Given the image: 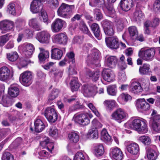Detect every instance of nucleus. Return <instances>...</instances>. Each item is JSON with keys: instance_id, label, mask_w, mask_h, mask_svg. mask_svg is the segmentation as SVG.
<instances>
[{"instance_id": "obj_27", "label": "nucleus", "mask_w": 160, "mask_h": 160, "mask_svg": "<svg viewBox=\"0 0 160 160\" xmlns=\"http://www.w3.org/2000/svg\"><path fill=\"white\" fill-rule=\"evenodd\" d=\"M150 66L149 64L144 63L143 65L139 67V72L142 75H146L150 74Z\"/></svg>"}, {"instance_id": "obj_54", "label": "nucleus", "mask_w": 160, "mask_h": 160, "mask_svg": "<svg viewBox=\"0 0 160 160\" xmlns=\"http://www.w3.org/2000/svg\"><path fill=\"white\" fill-rule=\"evenodd\" d=\"M118 59L115 56H111V68L115 67L117 63Z\"/></svg>"}, {"instance_id": "obj_39", "label": "nucleus", "mask_w": 160, "mask_h": 160, "mask_svg": "<svg viewBox=\"0 0 160 160\" xmlns=\"http://www.w3.org/2000/svg\"><path fill=\"white\" fill-rule=\"evenodd\" d=\"M68 138L71 142L76 143L79 140V136L78 134L75 132H71L68 135Z\"/></svg>"}, {"instance_id": "obj_46", "label": "nucleus", "mask_w": 160, "mask_h": 160, "mask_svg": "<svg viewBox=\"0 0 160 160\" xmlns=\"http://www.w3.org/2000/svg\"><path fill=\"white\" fill-rule=\"evenodd\" d=\"M59 93V90L57 89H53L49 96V100H52L56 98Z\"/></svg>"}, {"instance_id": "obj_55", "label": "nucleus", "mask_w": 160, "mask_h": 160, "mask_svg": "<svg viewBox=\"0 0 160 160\" xmlns=\"http://www.w3.org/2000/svg\"><path fill=\"white\" fill-rule=\"evenodd\" d=\"M73 160H85L83 153L81 152H78L75 155Z\"/></svg>"}, {"instance_id": "obj_13", "label": "nucleus", "mask_w": 160, "mask_h": 160, "mask_svg": "<svg viewBox=\"0 0 160 160\" xmlns=\"http://www.w3.org/2000/svg\"><path fill=\"white\" fill-rule=\"evenodd\" d=\"M112 118L116 120L125 119L128 117V114L121 108L117 109L112 114Z\"/></svg>"}, {"instance_id": "obj_57", "label": "nucleus", "mask_w": 160, "mask_h": 160, "mask_svg": "<svg viewBox=\"0 0 160 160\" xmlns=\"http://www.w3.org/2000/svg\"><path fill=\"white\" fill-rule=\"evenodd\" d=\"M94 12L97 20L99 21L102 19V15L99 9H95Z\"/></svg>"}, {"instance_id": "obj_36", "label": "nucleus", "mask_w": 160, "mask_h": 160, "mask_svg": "<svg viewBox=\"0 0 160 160\" xmlns=\"http://www.w3.org/2000/svg\"><path fill=\"white\" fill-rule=\"evenodd\" d=\"M40 52L38 55V58L40 61H43L47 58H49V52L42 48H39Z\"/></svg>"}, {"instance_id": "obj_61", "label": "nucleus", "mask_w": 160, "mask_h": 160, "mask_svg": "<svg viewBox=\"0 0 160 160\" xmlns=\"http://www.w3.org/2000/svg\"><path fill=\"white\" fill-rule=\"evenodd\" d=\"M8 40V38L6 35L1 36L0 37V45L3 46Z\"/></svg>"}, {"instance_id": "obj_26", "label": "nucleus", "mask_w": 160, "mask_h": 160, "mask_svg": "<svg viewBox=\"0 0 160 160\" xmlns=\"http://www.w3.org/2000/svg\"><path fill=\"white\" fill-rule=\"evenodd\" d=\"M40 145L43 148H45L46 147L47 149L51 152L54 147L53 143L50 142L48 137H45L44 140L40 142Z\"/></svg>"}, {"instance_id": "obj_12", "label": "nucleus", "mask_w": 160, "mask_h": 160, "mask_svg": "<svg viewBox=\"0 0 160 160\" xmlns=\"http://www.w3.org/2000/svg\"><path fill=\"white\" fill-rule=\"evenodd\" d=\"M68 38L65 33H60L55 35L53 41L56 43L62 45H66L68 42Z\"/></svg>"}, {"instance_id": "obj_17", "label": "nucleus", "mask_w": 160, "mask_h": 160, "mask_svg": "<svg viewBox=\"0 0 160 160\" xmlns=\"http://www.w3.org/2000/svg\"><path fill=\"white\" fill-rule=\"evenodd\" d=\"M97 90V88L94 85H83L82 87V91L83 95L85 97L91 96Z\"/></svg>"}, {"instance_id": "obj_6", "label": "nucleus", "mask_w": 160, "mask_h": 160, "mask_svg": "<svg viewBox=\"0 0 160 160\" xmlns=\"http://www.w3.org/2000/svg\"><path fill=\"white\" fill-rule=\"evenodd\" d=\"M66 25L65 22L60 18H56L53 22L51 25V29L53 32H59Z\"/></svg>"}, {"instance_id": "obj_7", "label": "nucleus", "mask_w": 160, "mask_h": 160, "mask_svg": "<svg viewBox=\"0 0 160 160\" xmlns=\"http://www.w3.org/2000/svg\"><path fill=\"white\" fill-rule=\"evenodd\" d=\"M13 76V72L6 66L0 68V80L2 81L9 80Z\"/></svg>"}, {"instance_id": "obj_64", "label": "nucleus", "mask_w": 160, "mask_h": 160, "mask_svg": "<svg viewBox=\"0 0 160 160\" xmlns=\"http://www.w3.org/2000/svg\"><path fill=\"white\" fill-rule=\"evenodd\" d=\"M111 18H112V20L111 19V21H113V19H115L118 18L116 14V11L113 8L111 7Z\"/></svg>"}, {"instance_id": "obj_25", "label": "nucleus", "mask_w": 160, "mask_h": 160, "mask_svg": "<svg viewBox=\"0 0 160 160\" xmlns=\"http://www.w3.org/2000/svg\"><path fill=\"white\" fill-rule=\"evenodd\" d=\"M111 32V48L113 49H117L119 48V43L118 40L116 36L111 37L113 36L114 33L113 28Z\"/></svg>"}, {"instance_id": "obj_37", "label": "nucleus", "mask_w": 160, "mask_h": 160, "mask_svg": "<svg viewBox=\"0 0 160 160\" xmlns=\"http://www.w3.org/2000/svg\"><path fill=\"white\" fill-rule=\"evenodd\" d=\"M130 37L133 39L138 35V31L137 28L135 26L129 27L128 28Z\"/></svg>"}, {"instance_id": "obj_47", "label": "nucleus", "mask_w": 160, "mask_h": 160, "mask_svg": "<svg viewBox=\"0 0 160 160\" xmlns=\"http://www.w3.org/2000/svg\"><path fill=\"white\" fill-rule=\"evenodd\" d=\"M49 134L50 136L56 138L58 134V129L55 126L51 127L49 131Z\"/></svg>"}, {"instance_id": "obj_11", "label": "nucleus", "mask_w": 160, "mask_h": 160, "mask_svg": "<svg viewBox=\"0 0 160 160\" xmlns=\"http://www.w3.org/2000/svg\"><path fill=\"white\" fill-rule=\"evenodd\" d=\"M73 119L76 122L79 124L87 125L90 123V120L88 118L87 114H75Z\"/></svg>"}, {"instance_id": "obj_43", "label": "nucleus", "mask_w": 160, "mask_h": 160, "mask_svg": "<svg viewBox=\"0 0 160 160\" xmlns=\"http://www.w3.org/2000/svg\"><path fill=\"white\" fill-rule=\"evenodd\" d=\"M110 71L108 69H105L102 72L103 79L108 82H110Z\"/></svg>"}, {"instance_id": "obj_15", "label": "nucleus", "mask_w": 160, "mask_h": 160, "mask_svg": "<svg viewBox=\"0 0 160 160\" xmlns=\"http://www.w3.org/2000/svg\"><path fill=\"white\" fill-rule=\"evenodd\" d=\"M119 6L122 10L127 12L134 6V0H121Z\"/></svg>"}, {"instance_id": "obj_33", "label": "nucleus", "mask_w": 160, "mask_h": 160, "mask_svg": "<svg viewBox=\"0 0 160 160\" xmlns=\"http://www.w3.org/2000/svg\"><path fill=\"white\" fill-rule=\"evenodd\" d=\"M88 136L90 139L98 138V130L96 128H92L88 131Z\"/></svg>"}, {"instance_id": "obj_3", "label": "nucleus", "mask_w": 160, "mask_h": 160, "mask_svg": "<svg viewBox=\"0 0 160 160\" xmlns=\"http://www.w3.org/2000/svg\"><path fill=\"white\" fill-rule=\"evenodd\" d=\"M74 8V5H69L64 3H62L57 11L58 15L61 17H66L69 12H71Z\"/></svg>"}, {"instance_id": "obj_22", "label": "nucleus", "mask_w": 160, "mask_h": 160, "mask_svg": "<svg viewBox=\"0 0 160 160\" xmlns=\"http://www.w3.org/2000/svg\"><path fill=\"white\" fill-rule=\"evenodd\" d=\"M130 88L132 92L136 94L140 93L143 90L141 84L138 82H132Z\"/></svg>"}, {"instance_id": "obj_34", "label": "nucleus", "mask_w": 160, "mask_h": 160, "mask_svg": "<svg viewBox=\"0 0 160 160\" xmlns=\"http://www.w3.org/2000/svg\"><path fill=\"white\" fill-rule=\"evenodd\" d=\"M142 118L135 119L132 122L130 123L129 126L130 128L137 132L138 128Z\"/></svg>"}, {"instance_id": "obj_32", "label": "nucleus", "mask_w": 160, "mask_h": 160, "mask_svg": "<svg viewBox=\"0 0 160 160\" xmlns=\"http://www.w3.org/2000/svg\"><path fill=\"white\" fill-rule=\"evenodd\" d=\"M28 24L30 27L38 31L41 29L40 25L36 18H32L30 19L28 22Z\"/></svg>"}, {"instance_id": "obj_29", "label": "nucleus", "mask_w": 160, "mask_h": 160, "mask_svg": "<svg viewBox=\"0 0 160 160\" xmlns=\"http://www.w3.org/2000/svg\"><path fill=\"white\" fill-rule=\"evenodd\" d=\"M94 152L97 157L102 156L104 152V148L102 144H98L94 148Z\"/></svg>"}, {"instance_id": "obj_8", "label": "nucleus", "mask_w": 160, "mask_h": 160, "mask_svg": "<svg viewBox=\"0 0 160 160\" xmlns=\"http://www.w3.org/2000/svg\"><path fill=\"white\" fill-rule=\"evenodd\" d=\"M14 27V24L13 22L5 20L0 22V29L2 30V33L13 30Z\"/></svg>"}, {"instance_id": "obj_62", "label": "nucleus", "mask_w": 160, "mask_h": 160, "mask_svg": "<svg viewBox=\"0 0 160 160\" xmlns=\"http://www.w3.org/2000/svg\"><path fill=\"white\" fill-rule=\"evenodd\" d=\"M52 72L55 76H58L60 77H62L63 73V71L62 70L58 69H55L54 70H52Z\"/></svg>"}, {"instance_id": "obj_40", "label": "nucleus", "mask_w": 160, "mask_h": 160, "mask_svg": "<svg viewBox=\"0 0 160 160\" xmlns=\"http://www.w3.org/2000/svg\"><path fill=\"white\" fill-rule=\"evenodd\" d=\"M7 58L10 61L14 62L18 58V55L16 52H12L7 54Z\"/></svg>"}, {"instance_id": "obj_48", "label": "nucleus", "mask_w": 160, "mask_h": 160, "mask_svg": "<svg viewBox=\"0 0 160 160\" xmlns=\"http://www.w3.org/2000/svg\"><path fill=\"white\" fill-rule=\"evenodd\" d=\"M2 160H14L13 155L8 152H4L2 158Z\"/></svg>"}, {"instance_id": "obj_1", "label": "nucleus", "mask_w": 160, "mask_h": 160, "mask_svg": "<svg viewBox=\"0 0 160 160\" xmlns=\"http://www.w3.org/2000/svg\"><path fill=\"white\" fill-rule=\"evenodd\" d=\"M138 140L144 145H149L146 148V153L148 159L156 160L158 155V152L155 145H149L152 142L150 137L148 136L143 135L139 137Z\"/></svg>"}, {"instance_id": "obj_60", "label": "nucleus", "mask_w": 160, "mask_h": 160, "mask_svg": "<svg viewBox=\"0 0 160 160\" xmlns=\"http://www.w3.org/2000/svg\"><path fill=\"white\" fill-rule=\"evenodd\" d=\"M117 92V88L116 85H111V96H116Z\"/></svg>"}, {"instance_id": "obj_51", "label": "nucleus", "mask_w": 160, "mask_h": 160, "mask_svg": "<svg viewBox=\"0 0 160 160\" xmlns=\"http://www.w3.org/2000/svg\"><path fill=\"white\" fill-rule=\"evenodd\" d=\"M41 20H42L44 22H47L48 20V17L47 13L44 10H42L40 17Z\"/></svg>"}, {"instance_id": "obj_45", "label": "nucleus", "mask_w": 160, "mask_h": 160, "mask_svg": "<svg viewBox=\"0 0 160 160\" xmlns=\"http://www.w3.org/2000/svg\"><path fill=\"white\" fill-rule=\"evenodd\" d=\"M15 7V5L14 3L9 4L7 6V12L11 14L15 15L16 13Z\"/></svg>"}, {"instance_id": "obj_10", "label": "nucleus", "mask_w": 160, "mask_h": 160, "mask_svg": "<svg viewBox=\"0 0 160 160\" xmlns=\"http://www.w3.org/2000/svg\"><path fill=\"white\" fill-rule=\"evenodd\" d=\"M50 38V34L46 31H42L38 32L36 36L37 39L40 43L43 44L48 43Z\"/></svg>"}, {"instance_id": "obj_42", "label": "nucleus", "mask_w": 160, "mask_h": 160, "mask_svg": "<svg viewBox=\"0 0 160 160\" xmlns=\"http://www.w3.org/2000/svg\"><path fill=\"white\" fill-rule=\"evenodd\" d=\"M79 28L80 29L83 31L84 33L87 34L90 37H92V34L89 32L88 28L86 26L85 22L83 21H81L79 24Z\"/></svg>"}, {"instance_id": "obj_16", "label": "nucleus", "mask_w": 160, "mask_h": 160, "mask_svg": "<svg viewBox=\"0 0 160 160\" xmlns=\"http://www.w3.org/2000/svg\"><path fill=\"white\" fill-rule=\"evenodd\" d=\"M126 149L129 153L133 155L138 154L140 151L139 145L135 142H132L127 145Z\"/></svg>"}, {"instance_id": "obj_14", "label": "nucleus", "mask_w": 160, "mask_h": 160, "mask_svg": "<svg viewBox=\"0 0 160 160\" xmlns=\"http://www.w3.org/2000/svg\"><path fill=\"white\" fill-rule=\"evenodd\" d=\"M22 51L27 58L31 57L34 52V46L31 43H25L22 46Z\"/></svg>"}, {"instance_id": "obj_2", "label": "nucleus", "mask_w": 160, "mask_h": 160, "mask_svg": "<svg viewBox=\"0 0 160 160\" xmlns=\"http://www.w3.org/2000/svg\"><path fill=\"white\" fill-rule=\"evenodd\" d=\"M154 48H151L145 50H140L138 53V56L143 60L149 61H151L155 54Z\"/></svg>"}, {"instance_id": "obj_53", "label": "nucleus", "mask_w": 160, "mask_h": 160, "mask_svg": "<svg viewBox=\"0 0 160 160\" xmlns=\"http://www.w3.org/2000/svg\"><path fill=\"white\" fill-rule=\"evenodd\" d=\"M92 127L94 128H101L102 127V124L99 122L97 119H94L92 122Z\"/></svg>"}, {"instance_id": "obj_41", "label": "nucleus", "mask_w": 160, "mask_h": 160, "mask_svg": "<svg viewBox=\"0 0 160 160\" xmlns=\"http://www.w3.org/2000/svg\"><path fill=\"white\" fill-rule=\"evenodd\" d=\"M101 138L105 142H108L110 141V136L105 129H103L101 132Z\"/></svg>"}, {"instance_id": "obj_28", "label": "nucleus", "mask_w": 160, "mask_h": 160, "mask_svg": "<svg viewBox=\"0 0 160 160\" xmlns=\"http://www.w3.org/2000/svg\"><path fill=\"white\" fill-rule=\"evenodd\" d=\"M19 91L16 84L11 85L8 89V93L12 97H16L19 94Z\"/></svg>"}, {"instance_id": "obj_24", "label": "nucleus", "mask_w": 160, "mask_h": 160, "mask_svg": "<svg viewBox=\"0 0 160 160\" xmlns=\"http://www.w3.org/2000/svg\"><path fill=\"white\" fill-rule=\"evenodd\" d=\"M148 129L147 121L142 119L138 128L137 132L139 134H145L148 132Z\"/></svg>"}, {"instance_id": "obj_4", "label": "nucleus", "mask_w": 160, "mask_h": 160, "mask_svg": "<svg viewBox=\"0 0 160 160\" xmlns=\"http://www.w3.org/2000/svg\"><path fill=\"white\" fill-rule=\"evenodd\" d=\"M136 106L138 111L142 113L148 111L150 108V104L145 98L138 99L136 101Z\"/></svg>"}, {"instance_id": "obj_50", "label": "nucleus", "mask_w": 160, "mask_h": 160, "mask_svg": "<svg viewBox=\"0 0 160 160\" xmlns=\"http://www.w3.org/2000/svg\"><path fill=\"white\" fill-rule=\"evenodd\" d=\"M89 59L91 60H98L99 58V54L98 51H92V54L89 56Z\"/></svg>"}, {"instance_id": "obj_9", "label": "nucleus", "mask_w": 160, "mask_h": 160, "mask_svg": "<svg viewBox=\"0 0 160 160\" xmlns=\"http://www.w3.org/2000/svg\"><path fill=\"white\" fill-rule=\"evenodd\" d=\"M20 77L21 82L23 85L28 86L31 84L32 74L30 72H25L20 75Z\"/></svg>"}, {"instance_id": "obj_19", "label": "nucleus", "mask_w": 160, "mask_h": 160, "mask_svg": "<svg viewBox=\"0 0 160 160\" xmlns=\"http://www.w3.org/2000/svg\"><path fill=\"white\" fill-rule=\"evenodd\" d=\"M111 152L112 158L115 160H122L124 157L122 151L117 147L112 148Z\"/></svg>"}, {"instance_id": "obj_35", "label": "nucleus", "mask_w": 160, "mask_h": 160, "mask_svg": "<svg viewBox=\"0 0 160 160\" xmlns=\"http://www.w3.org/2000/svg\"><path fill=\"white\" fill-rule=\"evenodd\" d=\"M91 29L95 37L98 39H100L99 37L100 36V30L98 25L96 23L92 24L91 26Z\"/></svg>"}, {"instance_id": "obj_58", "label": "nucleus", "mask_w": 160, "mask_h": 160, "mask_svg": "<svg viewBox=\"0 0 160 160\" xmlns=\"http://www.w3.org/2000/svg\"><path fill=\"white\" fill-rule=\"evenodd\" d=\"M67 56L68 57L69 62H71L72 63L75 62L74 58V54L72 52H70L67 53Z\"/></svg>"}, {"instance_id": "obj_21", "label": "nucleus", "mask_w": 160, "mask_h": 160, "mask_svg": "<svg viewBox=\"0 0 160 160\" xmlns=\"http://www.w3.org/2000/svg\"><path fill=\"white\" fill-rule=\"evenodd\" d=\"M86 76L91 79L92 82H96L98 81L100 76V72L98 71H92L88 69L86 73Z\"/></svg>"}, {"instance_id": "obj_52", "label": "nucleus", "mask_w": 160, "mask_h": 160, "mask_svg": "<svg viewBox=\"0 0 160 160\" xmlns=\"http://www.w3.org/2000/svg\"><path fill=\"white\" fill-rule=\"evenodd\" d=\"M87 105L88 107L92 111L96 116L98 117L99 116V113L98 112L92 103H87Z\"/></svg>"}, {"instance_id": "obj_23", "label": "nucleus", "mask_w": 160, "mask_h": 160, "mask_svg": "<svg viewBox=\"0 0 160 160\" xmlns=\"http://www.w3.org/2000/svg\"><path fill=\"white\" fill-rule=\"evenodd\" d=\"M144 14L141 10L137 8L133 14V20L137 23L140 22L144 18Z\"/></svg>"}, {"instance_id": "obj_63", "label": "nucleus", "mask_w": 160, "mask_h": 160, "mask_svg": "<svg viewBox=\"0 0 160 160\" xmlns=\"http://www.w3.org/2000/svg\"><path fill=\"white\" fill-rule=\"evenodd\" d=\"M153 9L157 11L160 9V0H156L153 4Z\"/></svg>"}, {"instance_id": "obj_20", "label": "nucleus", "mask_w": 160, "mask_h": 160, "mask_svg": "<svg viewBox=\"0 0 160 160\" xmlns=\"http://www.w3.org/2000/svg\"><path fill=\"white\" fill-rule=\"evenodd\" d=\"M127 19L125 18H118L113 21H111V23H115L117 26V29L120 31H122L124 28L127 23Z\"/></svg>"}, {"instance_id": "obj_30", "label": "nucleus", "mask_w": 160, "mask_h": 160, "mask_svg": "<svg viewBox=\"0 0 160 160\" xmlns=\"http://www.w3.org/2000/svg\"><path fill=\"white\" fill-rule=\"evenodd\" d=\"M51 58L52 59L56 60L61 59L62 55V52L60 49L54 48L51 50Z\"/></svg>"}, {"instance_id": "obj_38", "label": "nucleus", "mask_w": 160, "mask_h": 160, "mask_svg": "<svg viewBox=\"0 0 160 160\" xmlns=\"http://www.w3.org/2000/svg\"><path fill=\"white\" fill-rule=\"evenodd\" d=\"M77 80L78 78L76 77H74L73 80H71L70 82L71 88L72 92L77 90L79 87L80 85Z\"/></svg>"}, {"instance_id": "obj_44", "label": "nucleus", "mask_w": 160, "mask_h": 160, "mask_svg": "<svg viewBox=\"0 0 160 160\" xmlns=\"http://www.w3.org/2000/svg\"><path fill=\"white\" fill-rule=\"evenodd\" d=\"M110 25V23L109 20H105L103 21L102 25L106 35H108L109 34Z\"/></svg>"}, {"instance_id": "obj_59", "label": "nucleus", "mask_w": 160, "mask_h": 160, "mask_svg": "<svg viewBox=\"0 0 160 160\" xmlns=\"http://www.w3.org/2000/svg\"><path fill=\"white\" fill-rule=\"evenodd\" d=\"M152 127L153 130L157 132H160V123L152 122Z\"/></svg>"}, {"instance_id": "obj_49", "label": "nucleus", "mask_w": 160, "mask_h": 160, "mask_svg": "<svg viewBox=\"0 0 160 160\" xmlns=\"http://www.w3.org/2000/svg\"><path fill=\"white\" fill-rule=\"evenodd\" d=\"M47 2L52 8H56L59 5L58 0H47Z\"/></svg>"}, {"instance_id": "obj_18", "label": "nucleus", "mask_w": 160, "mask_h": 160, "mask_svg": "<svg viewBox=\"0 0 160 160\" xmlns=\"http://www.w3.org/2000/svg\"><path fill=\"white\" fill-rule=\"evenodd\" d=\"M43 2H41L38 0H33L30 4L31 11L34 13L39 12L42 9V3Z\"/></svg>"}, {"instance_id": "obj_5", "label": "nucleus", "mask_w": 160, "mask_h": 160, "mask_svg": "<svg viewBox=\"0 0 160 160\" xmlns=\"http://www.w3.org/2000/svg\"><path fill=\"white\" fill-rule=\"evenodd\" d=\"M44 115L48 121L51 123L54 122L58 118V115L54 108L48 107L44 112Z\"/></svg>"}, {"instance_id": "obj_56", "label": "nucleus", "mask_w": 160, "mask_h": 160, "mask_svg": "<svg viewBox=\"0 0 160 160\" xmlns=\"http://www.w3.org/2000/svg\"><path fill=\"white\" fill-rule=\"evenodd\" d=\"M9 98L6 96H3L2 98V104L5 107H8L11 105L9 101Z\"/></svg>"}, {"instance_id": "obj_31", "label": "nucleus", "mask_w": 160, "mask_h": 160, "mask_svg": "<svg viewBox=\"0 0 160 160\" xmlns=\"http://www.w3.org/2000/svg\"><path fill=\"white\" fill-rule=\"evenodd\" d=\"M35 131L37 132H40L45 128V125L40 119H37L34 122Z\"/></svg>"}]
</instances>
